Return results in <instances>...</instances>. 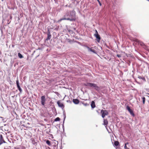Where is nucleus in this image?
Masks as SVG:
<instances>
[{
  "label": "nucleus",
  "mask_w": 149,
  "mask_h": 149,
  "mask_svg": "<svg viewBox=\"0 0 149 149\" xmlns=\"http://www.w3.org/2000/svg\"><path fill=\"white\" fill-rule=\"evenodd\" d=\"M75 16V14L74 11H72L70 13L67 12L64 15V17L61 19L59 21H61L63 20H67L70 21H74L75 20V19L74 18Z\"/></svg>",
  "instance_id": "1"
},
{
  "label": "nucleus",
  "mask_w": 149,
  "mask_h": 149,
  "mask_svg": "<svg viewBox=\"0 0 149 149\" xmlns=\"http://www.w3.org/2000/svg\"><path fill=\"white\" fill-rule=\"evenodd\" d=\"M84 85L85 86L93 88L95 90L97 91H98L99 89V87L97 86L96 84L93 83L87 82L86 83L84 84Z\"/></svg>",
  "instance_id": "2"
},
{
  "label": "nucleus",
  "mask_w": 149,
  "mask_h": 149,
  "mask_svg": "<svg viewBox=\"0 0 149 149\" xmlns=\"http://www.w3.org/2000/svg\"><path fill=\"white\" fill-rule=\"evenodd\" d=\"M101 113L102 114V116L103 118H104L105 116L109 114V113L107 110L103 109L101 110Z\"/></svg>",
  "instance_id": "3"
},
{
  "label": "nucleus",
  "mask_w": 149,
  "mask_h": 149,
  "mask_svg": "<svg viewBox=\"0 0 149 149\" xmlns=\"http://www.w3.org/2000/svg\"><path fill=\"white\" fill-rule=\"evenodd\" d=\"M126 109L130 112L131 115L133 116H134L135 115L134 113L133 110L130 109V107L129 106L127 105L126 107Z\"/></svg>",
  "instance_id": "4"
},
{
  "label": "nucleus",
  "mask_w": 149,
  "mask_h": 149,
  "mask_svg": "<svg viewBox=\"0 0 149 149\" xmlns=\"http://www.w3.org/2000/svg\"><path fill=\"white\" fill-rule=\"evenodd\" d=\"M57 104H58L59 107L61 108L63 111V112L64 111H65L64 110V108L65 106L63 103H61L59 101H58L57 102Z\"/></svg>",
  "instance_id": "5"
},
{
  "label": "nucleus",
  "mask_w": 149,
  "mask_h": 149,
  "mask_svg": "<svg viewBox=\"0 0 149 149\" xmlns=\"http://www.w3.org/2000/svg\"><path fill=\"white\" fill-rule=\"evenodd\" d=\"M41 103L42 105L44 106L45 104L46 99L45 95L42 96L41 97Z\"/></svg>",
  "instance_id": "6"
},
{
  "label": "nucleus",
  "mask_w": 149,
  "mask_h": 149,
  "mask_svg": "<svg viewBox=\"0 0 149 149\" xmlns=\"http://www.w3.org/2000/svg\"><path fill=\"white\" fill-rule=\"evenodd\" d=\"M47 38L45 39V40H49L51 37V35L50 33V32L49 29H48L47 31Z\"/></svg>",
  "instance_id": "7"
},
{
  "label": "nucleus",
  "mask_w": 149,
  "mask_h": 149,
  "mask_svg": "<svg viewBox=\"0 0 149 149\" xmlns=\"http://www.w3.org/2000/svg\"><path fill=\"white\" fill-rule=\"evenodd\" d=\"M16 84L18 90L19 91L20 93H22V90L19 85V81L18 79H17L16 80Z\"/></svg>",
  "instance_id": "8"
},
{
  "label": "nucleus",
  "mask_w": 149,
  "mask_h": 149,
  "mask_svg": "<svg viewBox=\"0 0 149 149\" xmlns=\"http://www.w3.org/2000/svg\"><path fill=\"white\" fill-rule=\"evenodd\" d=\"M63 116H64V118H63V124H62V128L63 129V131H64V123L65 121V118L66 117L65 113L64 111L63 112Z\"/></svg>",
  "instance_id": "9"
},
{
  "label": "nucleus",
  "mask_w": 149,
  "mask_h": 149,
  "mask_svg": "<svg viewBox=\"0 0 149 149\" xmlns=\"http://www.w3.org/2000/svg\"><path fill=\"white\" fill-rule=\"evenodd\" d=\"M0 142H2V143H6V141L4 140L2 134H0Z\"/></svg>",
  "instance_id": "10"
},
{
  "label": "nucleus",
  "mask_w": 149,
  "mask_h": 149,
  "mask_svg": "<svg viewBox=\"0 0 149 149\" xmlns=\"http://www.w3.org/2000/svg\"><path fill=\"white\" fill-rule=\"evenodd\" d=\"M72 101L75 104H78L79 102V100L77 99H73Z\"/></svg>",
  "instance_id": "11"
},
{
  "label": "nucleus",
  "mask_w": 149,
  "mask_h": 149,
  "mask_svg": "<svg viewBox=\"0 0 149 149\" xmlns=\"http://www.w3.org/2000/svg\"><path fill=\"white\" fill-rule=\"evenodd\" d=\"M96 38V40L98 42H100V40L101 39V37L100 35H96V36H94Z\"/></svg>",
  "instance_id": "12"
},
{
  "label": "nucleus",
  "mask_w": 149,
  "mask_h": 149,
  "mask_svg": "<svg viewBox=\"0 0 149 149\" xmlns=\"http://www.w3.org/2000/svg\"><path fill=\"white\" fill-rule=\"evenodd\" d=\"M91 107L92 109H94L95 107V102L94 101H92L91 104Z\"/></svg>",
  "instance_id": "13"
},
{
  "label": "nucleus",
  "mask_w": 149,
  "mask_h": 149,
  "mask_svg": "<svg viewBox=\"0 0 149 149\" xmlns=\"http://www.w3.org/2000/svg\"><path fill=\"white\" fill-rule=\"evenodd\" d=\"M31 143H32L33 145H36V144L37 143V142L33 138H31Z\"/></svg>",
  "instance_id": "14"
},
{
  "label": "nucleus",
  "mask_w": 149,
  "mask_h": 149,
  "mask_svg": "<svg viewBox=\"0 0 149 149\" xmlns=\"http://www.w3.org/2000/svg\"><path fill=\"white\" fill-rule=\"evenodd\" d=\"M103 122V124L105 126H107L108 124V121L107 119H104Z\"/></svg>",
  "instance_id": "15"
},
{
  "label": "nucleus",
  "mask_w": 149,
  "mask_h": 149,
  "mask_svg": "<svg viewBox=\"0 0 149 149\" xmlns=\"http://www.w3.org/2000/svg\"><path fill=\"white\" fill-rule=\"evenodd\" d=\"M15 58L14 59H11L10 63V66L11 67L13 66L15 61Z\"/></svg>",
  "instance_id": "16"
},
{
  "label": "nucleus",
  "mask_w": 149,
  "mask_h": 149,
  "mask_svg": "<svg viewBox=\"0 0 149 149\" xmlns=\"http://www.w3.org/2000/svg\"><path fill=\"white\" fill-rule=\"evenodd\" d=\"M119 145V142L118 141H114V144L113 145L116 146H118Z\"/></svg>",
  "instance_id": "17"
},
{
  "label": "nucleus",
  "mask_w": 149,
  "mask_h": 149,
  "mask_svg": "<svg viewBox=\"0 0 149 149\" xmlns=\"http://www.w3.org/2000/svg\"><path fill=\"white\" fill-rule=\"evenodd\" d=\"M18 56L19 58H23L24 57L23 55L20 53H18Z\"/></svg>",
  "instance_id": "18"
},
{
  "label": "nucleus",
  "mask_w": 149,
  "mask_h": 149,
  "mask_svg": "<svg viewBox=\"0 0 149 149\" xmlns=\"http://www.w3.org/2000/svg\"><path fill=\"white\" fill-rule=\"evenodd\" d=\"M46 143L49 146H50L51 145V142L48 140H46Z\"/></svg>",
  "instance_id": "19"
},
{
  "label": "nucleus",
  "mask_w": 149,
  "mask_h": 149,
  "mask_svg": "<svg viewBox=\"0 0 149 149\" xmlns=\"http://www.w3.org/2000/svg\"><path fill=\"white\" fill-rule=\"evenodd\" d=\"M139 79H142V80H144V81H145L146 80V79H145V78L144 77H142L141 76H138V77Z\"/></svg>",
  "instance_id": "20"
},
{
  "label": "nucleus",
  "mask_w": 149,
  "mask_h": 149,
  "mask_svg": "<svg viewBox=\"0 0 149 149\" xmlns=\"http://www.w3.org/2000/svg\"><path fill=\"white\" fill-rule=\"evenodd\" d=\"M60 119V118L59 117H58L54 119V121L56 122L59 121Z\"/></svg>",
  "instance_id": "21"
},
{
  "label": "nucleus",
  "mask_w": 149,
  "mask_h": 149,
  "mask_svg": "<svg viewBox=\"0 0 149 149\" xmlns=\"http://www.w3.org/2000/svg\"><path fill=\"white\" fill-rule=\"evenodd\" d=\"M90 51L93 52V53L94 54H97L96 52L94 49H92V48H91V49Z\"/></svg>",
  "instance_id": "22"
},
{
  "label": "nucleus",
  "mask_w": 149,
  "mask_h": 149,
  "mask_svg": "<svg viewBox=\"0 0 149 149\" xmlns=\"http://www.w3.org/2000/svg\"><path fill=\"white\" fill-rule=\"evenodd\" d=\"M142 98V99L143 103V104H144L145 103L146 98H145V97H143Z\"/></svg>",
  "instance_id": "23"
},
{
  "label": "nucleus",
  "mask_w": 149,
  "mask_h": 149,
  "mask_svg": "<svg viewBox=\"0 0 149 149\" xmlns=\"http://www.w3.org/2000/svg\"><path fill=\"white\" fill-rule=\"evenodd\" d=\"M85 47L88 49V51H91V48H90L87 45L85 46Z\"/></svg>",
  "instance_id": "24"
},
{
  "label": "nucleus",
  "mask_w": 149,
  "mask_h": 149,
  "mask_svg": "<svg viewBox=\"0 0 149 149\" xmlns=\"http://www.w3.org/2000/svg\"><path fill=\"white\" fill-rule=\"evenodd\" d=\"M85 47L88 49V51H91V48H90L87 45L85 46Z\"/></svg>",
  "instance_id": "25"
},
{
  "label": "nucleus",
  "mask_w": 149,
  "mask_h": 149,
  "mask_svg": "<svg viewBox=\"0 0 149 149\" xmlns=\"http://www.w3.org/2000/svg\"><path fill=\"white\" fill-rule=\"evenodd\" d=\"M82 104L85 106H87L89 105V104L87 103H83Z\"/></svg>",
  "instance_id": "26"
},
{
  "label": "nucleus",
  "mask_w": 149,
  "mask_h": 149,
  "mask_svg": "<svg viewBox=\"0 0 149 149\" xmlns=\"http://www.w3.org/2000/svg\"><path fill=\"white\" fill-rule=\"evenodd\" d=\"M95 33L94 34V36H96V35H99V34H98V32L96 30H95Z\"/></svg>",
  "instance_id": "27"
},
{
  "label": "nucleus",
  "mask_w": 149,
  "mask_h": 149,
  "mask_svg": "<svg viewBox=\"0 0 149 149\" xmlns=\"http://www.w3.org/2000/svg\"><path fill=\"white\" fill-rule=\"evenodd\" d=\"M139 43L140 44V45H141V46H144V45H145V44H144V43L143 42H139Z\"/></svg>",
  "instance_id": "28"
},
{
  "label": "nucleus",
  "mask_w": 149,
  "mask_h": 149,
  "mask_svg": "<svg viewBox=\"0 0 149 149\" xmlns=\"http://www.w3.org/2000/svg\"><path fill=\"white\" fill-rule=\"evenodd\" d=\"M67 40H68V42H69L70 43H71L72 42V41L69 39L67 38Z\"/></svg>",
  "instance_id": "29"
},
{
  "label": "nucleus",
  "mask_w": 149,
  "mask_h": 149,
  "mask_svg": "<svg viewBox=\"0 0 149 149\" xmlns=\"http://www.w3.org/2000/svg\"><path fill=\"white\" fill-rule=\"evenodd\" d=\"M97 1H98V2L100 6H102V3H101L100 2V1H99V0H97Z\"/></svg>",
  "instance_id": "30"
},
{
  "label": "nucleus",
  "mask_w": 149,
  "mask_h": 149,
  "mask_svg": "<svg viewBox=\"0 0 149 149\" xmlns=\"http://www.w3.org/2000/svg\"><path fill=\"white\" fill-rule=\"evenodd\" d=\"M117 56L119 58L121 57V55L120 54H118L117 55Z\"/></svg>",
  "instance_id": "31"
},
{
  "label": "nucleus",
  "mask_w": 149,
  "mask_h": 149,
  "mask_svg": "<svg viewBox=\"0 0 149 149\" xmlns=\"http://www.w3.org/2000/svg\"><path fill=\"white\" fill-rule=\"evenodd\" d=\"M124 148L125 149H129V148H128L126 145H125V146H124Z\"/></svg>",
  "instance_id": "32"
},
{
  "label": "nucleus",
  "mask_w": 149,
  "mask_h": 149,
  "mask_svg": "<svg viewBox=\"0 0 149 149\" xmlns=\"http://www.w3.org/2000/svg\"><path fill=\"white\" fill-rule=\"evenodd\" d=\"M55 93L56 95H57L58 96V95H59V93H58V92H55Z\"/></svg>",
  "instance_id": "33"
},
{
  "label": "nucleus",
  "mask_w": 149,
  "mask_h": 149,
  "mask_svg": "<svg viewBox=\"0 0 149 149\" xmlns=\"http://www.w3.org/2000/svg\"><path fill=\"white\" fill-rule=\"evenodd\" d=\"M128 144H129V143L128 142H127L125 143V145H127Z\"/></svg>",
  "instance_id": "34"
},
{
  "label": "nucleus",
  "mask_w": 149,
  "mask_h": 149,
  "mask_svg": "<svg viewBox=\"0 0 149 149\" xmlns=\"http://www.w3.org/2000/svg\"><path fill=\"white\" fill-rule=\"evenodd\" d=\"M16 64L17 65V64H18V63H16V64H15L14 65V67H15V66H16Z\"/></svg>",
  "instance_id": "35"
},
{
  "label": "nucleus",
  "mask_w": 149,
  "mask_h": 149,
  "mask_svg": "<svg viewBox=\"0 0 149 149\" xmlns=\"http://www.w3.org/2000/svg\"><path fill=\"white\" fill-rule=\"evenodd\" d=\"M2 142H0V146L2 144Z\"/></svg>",
  "instance_id": "36"
},
{
  "label": "nucleus",
  "mask_w": 149,
  "mask_h": 149,
  "mask_svg": "<svg viewBox=\"0 0 149 149\" xmlns=\"http://www.w3.org/2000/svg\"><path fill=\"white\" fill-rule=\"evenodd\" d=\"M62 149V146L61 145V148H60V149Z\"/></svg>",
  "instance_id": "37"
},
{
  "label": "nucleus",
  "mask_w": 149,
  "mask_h": 149,
  "mask_svg": "<svg viewBox=\"0 0 149 149\" xmlns=\"http://www.w3.org/2000/svg\"><path fill=\"white\" fill-rule=\"evenodd\" d=\"M5 0H1L2 1H3Z\"/></svg>",
  "instance_id": "38"
},
{
  "label": "nucleus",
  "mask_w": 149,
  "mask_h": 149,
  "mask_svg": "<svg viewBox=\"0 0 149 149\" xmlns=\"http://www.w3.org/2000/svg\"><path fill=\"white\" fill-rule=\"evenodd\" d=\"M54 147H56V145H54Z\"/></svg>",
  "instance_id": "39"
},
{
  "label": "nucleus",
  "mask_w": 149,
  "mask_h": 149,
  "mask_svg": "<svg viewBox=\"0 0 149 149\" xmlns=\"http://www.w3.org/2000/svg\"><path fill=\"white\" fill-rule=\"evenodd\" d=\"M18 19L19 20L20 19L19 17H18Z\"/></svg>",
  "instance_id": "40"
},
{
  "label": "nucleus",
  "mask_w": 149,
  "mask_h": 149,
  "mask_svg": "<svg viewBox=\"0 0 149 149\" xmlns=\"http://www.w3.org/2000/svg\"><path fill=\"white\" fill-rule=\"evenodd\" d=\"M147 94H148V95H149V93H147Z\"/></svg>",
  "instance_id": "41"
},
{
  "label": "nucleus",
  "mask_w": 149,
  "mask_h": 149,
  "mask_svg": "<svg viewBox=\"0 0 149 149\" xmlns=\"http://www.w3.org/2000/svg\"><path fill=\"white\" fill-rule=\"evenodd\" d=\"M1 32H2V30H1Z\"/></svg>",
  "instance_id": "42"
},
{
  "label": "nucleus",
  "mask_w": 149,
  "mask_h": 149,
  "mask_svg": "<svg viewBox=\"0 0 149 149\" xmlns=\"http://www.w3.org/2000/svg\"><path fill=\"white\" fill-rule=\"evenodd\" d=\"M0 118H2V117H0Z\"/></svg>",
  "instance_id": "43"
},
{
  "label": "nucleus",
  "mask_w": 149,
  "mask_h": 149,
  "mask_svg": "<svg viewBox=\"0 0 149 149\" xmlns=\"http://www.w3.org/2000/svg\"><path fill=\"white\" fill-rule=\"evenodd\" d=\"M147 1H149V0H147Z\"/></svg>",
  "instance_id": "44"
},
{
  "label": "nucleus",
  "mask_w": 149,
  "mask_h": 149,
  "mask_svg": "<svg viewBox=\"0 0 149 149\" xmlns=\"http://www.w3.org/2000/svg\"><path fill=\"white\" fill-rule=\"evenodd\" d=\"M147 96L149 97V96Z\"/></svg>",
  "instance_id": "45"
}]
</instances>
